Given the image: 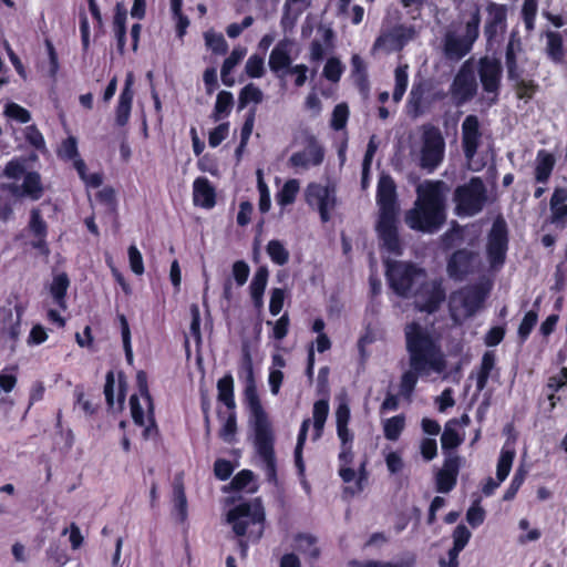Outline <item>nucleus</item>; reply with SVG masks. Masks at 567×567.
Instances as JSON below:
<instances>
[{
	"label": "nucleus",
	"instance_id": "7ed1b4c3",
	"mask_svg": "<svg viewBox=\"0 0 567 567\" xmlns=\"http://www.w3.org/2000/svg\"><path fill=\"white\" fill-rule=\"evenodd\" d=\"M377 205L379 208L375 230L383 247L393 254H401L399 237V213L396 184L391 175L382 174L377 185Z\"/></svg>",
	"mask_w": 567,
	"mask_h": 567
},
{
	"label": "nucleus",
	"instance_id": "69168bd1",
	"mask_svg": "<svg viewBox=\"0 0 567 567\" xmlns=\"http://www.w3.org/2000/svg\"><path fill=\"white\" fill-rule=\"evenodd\" d=\"M255 475L250 470H241L230 481V489L240 492L254 482Z\"/></svg>",
	"mask_w": 567,
	"mask_h": 567
},
{
	"label": "nucleus",
	"instance_id": "f3484780",
	"mask_svg": "<svg viewBox=\"0 0 567 567\" xmlns=\"http://www.w3.org/2000/svg\"><path fill=\"white\" fill-rule=\"evenodd\" d=\"M488 295V288L483 284H474L455 291L452 299H458L468 317L474 316L483 306Z\"/></svg>",
	"mask_w": 567,
	"mask_h": 567
},
{
	"label": "nucleus",
	"instance_id": "6e6d98bb",
	"mask_svg": "<svg viewBox=\"0 0 567 567\" xmlns=\"http://www.w3.org/2000/svg\"><path fill=\"white\" fill-rule=\"evenodd\" d=\"M206 45L218 55H224L228 52V43L221 33L207 31L204 33Z\"/></svg>",
	"mask_w": 567,
	"mask_h": 567
},
{
	"label": "nucleus",
	"instance_id": "680f3d73",
	"mask_svg": "<svg viewBox=\"0 0 567 567\" xmlns=\"http://www.w3.org/2000/svg\"><path fill=\"white\" fill-rule=\"evenodd\" d=\"M349 118V107L346 103L337 104L332 111L330 126L334 131H341L346 127Z\"/></svg>",
	"mask_w": 567,
	"mask_h": 567
},
{
	"label": "nucleus",
	"instance_id": "473e14b6",
	"mask_svg": "<svg viewBox=\"0 0 567 567\" xmlns=\"http://www.w3.org/2000/svg\"><path fill=\"white\" fill-rule=\"evenodd\" d=\"M513 83V87L518 100L529 102L539 91V84L533 79H524L522 71L517 72V78L508 79Z\"/></svg>",
	"mask_w": 567,
	"mask_h": 567
},
{
	"label": "nucleus",
	"instance_id": "9d476101",
	"mask_svg": "<svg viewBox=\"0 0 567 567\" xmlns=\"http://www.w3.org/2000/svg\"><path fill=\"white\" fill-rule=\"evenodd\" d=\"M422 140L420 166L432 173L444 159L445 141L441 131L433 125L425 127Z\"/></svg>",
	"mask_w": 567,
	"mask_h": 567
},
{
	"label": "nucleus",
	"instance_id": "39448f33",
	"mask_svg": "<svg viewBox=\"0 0 567 567\" xmlns=\"http://www.w3.org/2000/svg\"><path fill=\"white\" fill-rule=\"evenodd\" d=\"M385 277L389 287L396 296L408 298L427 277V274L425 269L411 261L390 260L386 262Z\"/></svg>",
	"mask_w": 567,
	"mask_h": 567
},
{
	"label": "nucleus",
	"instance_id": "4d7b16f0",
	"mask_svg": "<svg viewBox=\"0 0 567 567\" xmlns=\"http://www.w3.org/2000/svg\"><path fill=\"white\" fill-rule=\"evenodd\" d=\"M245 72L250 79H260L265 75V59L255 53L251 54L245 64Z\"/></svg>",
	"mask_w": 567,
	"mask_h": 567
},
{
	"label": "nucleus",
	"instance_id": "052dcab7",
	"mask_svg": "<svg viewBox=\"0 0 567 567\" xmlns=\"http://www.w3.org/2000/svg\"><path fill=\"white\" fill-rule=\"evenodd\" d=\"M4 115L22 124L31 121V113L14 102H9L6 104Z\"/></svg>",
	"mask_w": 567,
	"mask_h": 567
},
{
	"label": "nucleus",
	"instance_id": "1a4fd4ad",
	"mask_svg": "<svg viewBox=\"0 0 567 567\" xmlns=\"http://www.w3.org/2000/svg\"><path fill=\"white\" fill-rule=\"evenodd\" d=\"M508 250V227L502 215H498L487 235L486 256L491 268L499 269L504 266Z\"/></svg>",
	"mask_w": 567,
	"mask_h": 567
},
{
	"label": "nucleus",
	"instance_id": "423d86ee",
	"mask_svg": "<svg viewBox=\"0 0 567 567\" xmlns=\"http://www.w3.org/2000/svg\"><path fill=\"white\" fill-rule=\"evenodd\" d=\"M487 189L483 179L473 176L453 192L454 213L458 217H473L481 213L487 203Z\"/></svg>",
	"mask_w": 567,
	"mask_h": 567
},
{
	"label": "nucleus",
	"instance_id": "a18cd8bd",
	"mask_svg": "<svg viewBox=\"0 0 567 567\" xmlns=\"http://www.w3.org/2000/svg\"><path fill=\"white\" fill-rule=\"evenodd\" d=\"M266 251L271 261L278 266H284L289 261V251L278 239L269 240L266 247Z\"/></svg>",
	"mask_w": 567,
	"mask_h": 567
},
{
	"label": "nucleus",
	"instance_id": "f03ea898",
	"mask_svg": "<svg viewBox=\"0 0 567 567\" xmlns=\"http://www.w3.org/2000/svg\"><path fill=\"white\" fill-rule=\"evenodd\" d=\"M449 187L443 181H425L416 187L414 206L406 212V225L416 231L433 234L446 220L445 202Z\"/></svg>",
	"mask_w": 567,
	"mask_h": 567
},
{
	"label": "nucleus",
	"instance_id": "bb28decb",
	"mask_svg": "<svg viewBox=\"0 0 567 567\" xmlns=\"http://www.w3.org/2000/svg\"><path fill=\"white\" fill-rule=\"evenodd\" d=\"M133 97L132 76L130 75L125 81L115 109V124L120 127L125 126L130 121Z\"/></svg>",
	"mask_w": 567,
	"mask_h": 567
},
{
	"label": "nucleus",
	"instance_id": "5fc2aeb1",
	"mask_svg": "<svg viewBox=\"0 0 567 567\" xmlns=\"http://www.w3.org/2000/svg\"><path fill=\"white\" fill-rule=\"evenodd\" d=\"M237 433V415L235 410H229L225 422L223 423L219 430V437L226 443L235 442V436Z\"/></svg>",
	"mask_w": 567,
	"mask_h": 567
},
{
	"label": "nucleus",
	"instance_id": "f257e3e1",
	"mask_svg": "<svg viewBox=\"0 0 567 567\" xmlns=\"http://www.w3.org/2000/svg\"><path fill=\"white\" fill-rule=\"evenodd\" d=\"M405 342L410 370L401 375L400 392L404 398L410 399L419 377L426 375L431 371L441 372L444 361L430 333L417 322L406 326Z\"/></svg>",
	"mask_w": 567,
	"mask_h": 567
},
{
	"label": "nucleus",
	"instance_id": "6e6552de",
	"mask_svg": "<svg viewBox=\"0 0 567 567\" xmlns=\"http://www.w3.org/2000/svg\"><path fill=\"white\" fill-rule=\"evenodd\" d=\"M483 35L487 51L495 50L503 41L507 31L508 7L503 3L488 1L484 9Z\"/></svg>",
	"mask_w": 567,
	"mask_h": 567
},
{
	"label": "nucleus",
	"instance_id": "8fccbe9b",
	"mask_svg": "<svg viewBox=\"0 0 567 567\" xmlns=\"http://www.w3.org/2000/svg\"><path fill=\"white\" fill-rule=\"evenodd\" d=\"M28 228L33 237L48 236V224L43 219L41 210L37 207L32 208L30 212V220Z\"/></svg>",
	"mask_w": 567,
	"mask_h": 567
},
{
	"label": "nucleus",
	"instance_id": "5701e85b",
	"mask_svg": "<svg viewBox=\"0 0 567 567\" xmlns=\"http://www.w3.org/2000/svg\"><path fill=\"white\" fill-rule=\"evenodd\" d=\"M9 190L16 197H29L32 200H39L43 196V185L38 172H27L21 186L9 185Z\"/></svg>",
	"mask_w": 567,
	"mask_h": 567
},
{
	"label": "nucleus",
	"instance_id": "37998d69",
	"mask_svg": "<svg viewBox=\"0 0 567 567\" xmlns=\"http://www.w3.org/2000/svg\"><path fill=\"white\" fill-rule=\"evenodd\" d=\"M299 192V182L297 179L287 181L276 195V200L281 207L289 206L295 203Z\"/></svg>",
	"mask_w": 567,
	"mask_h": 567
},
{
	"label": "nucleus",
	"instance_id": "dca6fc26",
	"mask_svg": "<svg viewBox=\"0 0 567 567\" xmlns=\"http://www.w3.org/2000/svg\"><path fill=\"white\" fill-rule=\"evenodd\" d=\"M324 148L318 138L310 134L305 140V150L295 152L289 157V165L293 168L308 169L310 166H319L324 161Z\"/></svg>",
	"mask_w": 567,
	"mask_h": 567
},
{
	"label": "nucleus",
	"instance_id": "09e8293b",
	"mask_svg": "<svg viewBox=\"0 0 567 567\" xmlns=\"http://www.w3.org/2000/svg\"><path fill=\"white\" fill-rule=\"evenodd\" d=\"M538 313L535 310H529L525 313L517 330V337L520 344H524L529 338L533 329L537 324Z\"/></svg>",
	"mask_w": 567,
	"mask_h": 567
},
{
	"label": "nucleus",
	"instance_id": "4be33fe9",
	"mask_svg": "<svg viewBox=\"0 0 567 567\" xmlns=\"http://www.w3.org/2000/svg\"><path fill=\"white\" fill-rule=\"evenodd\" d=\"M524 52L523 41L518 30L513 29L505 45V66L507 79L517 78V72L522 71L518 65V55Z\"/></svg>",
	"mask_w": 567,
	"mask_h": 567
},
{
	"label": "nucleus",
	"instance_id": "c03bdc74",
	"mask_svg": "<svg viewBox=\"0 0 567 567\" xmlns=\"http://www.w3.org/2000/svg\"><path fill=\"white\" fill-rule=\"evenodd\" d=\"M404 427L405 416L403 414H399L390 419H386L383 424L384 437L389 441H396L399 440Z\"/></svg>",
	"mask_w": 567,
	"mask_h": 567
},
{
	"label": "nucleus",
	"instance_id": "ddd939ff",
	"mask_svg": "<svg viewBox=\"0 0 567 567\" xmlns=\"http://www.w3.org/2000/svg\"><path fill=\"white\" fill-rule=\"evenodd\" d=\"M478 260V252L467 249H456L447 259L446 271L454 281H464L474 274Z\"/></svg>",
	"mask_w": 567,
	"mask_h": 567
},
{
	"label": "nucleus",
	"instance_id": "f8f14e48",
	"mask_svg": "<svg viewBox=\"0 0 567 567\" xmlns=\"http://www.w3.org/2000/svg\"><path fill=\"white\" fill-rule=\"evenodd\" d=\"M477 73L483 91L488 94H494L491 104L496 103L503 75V66L501 60L497 58L488 56L481 58L478 60Z\"/></svg>",
	"mask_w": 567,
	"mask_h": 567
},
{
	"label": "nucleus",
	"instance_id": "603ef678",
	"mask_svg": "<svg viewBox=\"0 0 567 567\" xmlns=\"http://www.w3.org/2000/svg\"><path fill=\"white\" fill-rule=\"evenodd\" d=\"M537 11L538 0H524L520 14L527 32L535 29Z\"/></svg>",
	"mask_w": 567,
	"mask_h": 567
},
{
	"label": "nucleus",
	"instance_id": "9b49d317",
	"mask_svg": "<svg viewBox=\"0 0 567 567\" xmlns=\"http://www.w3.org/2000/svg\"><path fill=\"white\" fill-rule=\"evenodd\" d=\"M420 311L426 313L436 312L445 301L446 292L441 280L423 279L412 293Z\"/></svg>",
	"mask_w": 567,
	"mask_h": 567
},
{
	"label": "nucleus",
	"instance_id": "13d9d810",
	"mask_svg": "<svg viewBox=\"0 0 567 567\" xmlns=\"http://www.w3.org/2000/svg\"><path fill=\"white\" fill-rule=\"evenodd\" d=\"M269 271L267 266H260L255 271V275L249 285V293H265L268 282Z\"/></svg>",
	"mask_w": 567,
	"mask_h": 567
},
{
	"label": "nucleus",
	"instance_id": "2eb2a0df",
	"mask_svg": "<svg viewBox=\"0 0 567 567\" xmlns=\"http://www.w3.org/2000/svg\"><path fill=\"white\" fill-rule=\"evenodd\" d=\"M307 203L317 205L322 223L330 220V212L337 204L336 189L332 186H323L317 183H310L306 192Z\"/></svg>",
	"mask_w": 567,
	"mask_h": 567
},
{
	"label": "nucleus",
	"instance_id": "e433bc0d",
	"mask_svg": "<svg viewBox=\"0 0 567 567\" xmlns=\"http://www.w3.org/2000/svg\"><path fill=\"white\" fill-rule=\"evenodd\" d=\"M70 286V279L65 272L53 277L50 286V293L54 303L62 310L66 309V292Z\"/></svg>",
	"mask_w": 567,
	"mask_h": 567
},
{
	"label": "nucleus",
	"instance_id": "c9c22d12",
	"mask_svg": "<svg viewBox=\"0 0 567 567\" xmlns=\"http://www.w3.org/2000/svg\"><path fill=\"white\" fill-rule=\"evenodd\" d=\"M126 10L118 3L113 19V30L116 39V49L121 55L124 54L126 45Z\"/></svg>",
	"mask_w": 567,
	"mask_h": 567
},
{
	"label": "nucleus",
	"instance_id": "412c9836",
	"mask_svg": "<svg viewBox=\"0 0 567 567\" xmlns=\"http://www.w3.org/2000/svg\"><path fill=\"white\" fill-rule=\"evenodd\" d=\"M550 215L548 223L556 228L565 229L567 227V186H557L549 199Z\"/></svg>",
	"mask_w": 567,
	"mask_h": 567
},
{
	"label": "nucleus",
	"instance_id": "3c124183",
	"mask_svg": "<svg viewBox=\"0 0 567 567\" xmlns=\"http://www.w3.org/2000/svg\"><path fill=\"white\" fill-rule=\"evenodd\" d=\"M297 547L312 559H318L320 549L316 546L317 539L309 534H298L296 537Z\"/></svg>",
	"mask_w": 567,
	"mask_h": 567
},
{
	"label": "nucleus",
	"instance_id": "58836bf2",
	"mask_svg": "<svg viewBox=\"0 0 567 567\" xmlns=\"http://www.w3.org/2000/svg\"><path fill=\"white\" fill-rule=\"evenodd\" d=\"M16 319H12V310L9 309L7 317L10 323L1 329V337L7 338L12 342H17L21 332V320L24 313V306L20 302L14 305Z\"/></svg>",
	"mask_w": 567,
	"mask_h": 567
},
{
	"label": "nucleus",
	"instance_id": "c756f323",
	"mask_svg": "<svg viewBox=\"0 0 567 567\" xmlns=\"http://www.w3.org/2000/svg\"><path fill=\"white\" fill-rule=\"evenodd\" d=\"M430 91L431 85L424 81L413 83L410 92L409 103L412 106L415 116L423 114L430 107Z\"/></svg>",
	"mask_w": 567,
	"mask_h": 567
},
{
	"label": "nucleus",
	"instance_id": "bf43d9fd",
	"mask_svg": "<svg viewBox=\"0 0 567 567\" xmlns=\"http://www.w3.org/2000/svg\"><path fill=\"white\" fill-rule=\"evenodd\" d=\"M343 70L344 68L338 58H329L323 66L322 75L328 81L337 83L340 81Z\"/></svg>",
	"mask_w": 567,
	"mask_h": 567
},
{
	"label": "nucleus",
	"instance_id": "49530a36",
	"mask_svg": "<svg viewBox=\"0 0 567 567\" xmlns=\"http://www.w3.org/2000/svg\"><path fill=\"white\" fill-rule=\"evenodd\" d=\"M481 21V11L480 8L476 7L474 11L471 13L470 19L465 22V31L464 34L462 35V38L466 40L471 45H473L480 37Z\"/></svg>",
	"mask_w": 567,
	"mask_h": 567
},
{
	"label": "nucleus",
	"instance_id": "2f4dec72",
	"mask_svg": "<svg viewBox=\"0 0 567 567\" xmlns=\"http://www.w3.org/2000/svg\"><path fill=\"white\" fill-rule=\"evenodd\" d=\"M546 37V54L547 58L556 63H563L566 56L563 37L557 31H547Z\"/></svg>",
	"mask_w": 567,
	"mask_h": 567
},
{
	"label": "nucleus",
	"instance_id": "e2e57ef3",
	"mask_svg": "<svg viewBox=\"0 0 567 567\" xmlns=\"http://www.w3.org/2000/svg\"><path fill=\"white\" fill-rule=\"evenodd\" d=\"M463 442V439L458 435L455 429L445 425V429L441 435V446L446 453L447 451L455 450Z\"/></svg>",
	"mask_w": 567,
	"mask_h": 567
},
{
	"label": "nucleus",
	"instance_id": "864d4df0",
	"mask_svg": "<svg viewBox=\"0 0 567 567\" xmlns=\"http://www.w3.org/2000/svg\"><path fill=\"white\" fill-rule=\"evenodd\" d=\"M395 85L393 90V100L400 102L406 91L409 83L408 65H399L394 72Z\"/></svg>",
	"mask_w": 567,
	"mask_h": 567
},
{
	"label": "nucleus",
	"instance_id": "b1692460",
	"mask_svg": "<svg viewBox=\"0 0 567 567\" xmlns=\"http://www.w3.org/2000/svg\"><path fill=\"white\" fill-rule=\"evenodd\" d=\"M193 202L196 206L210 209L216 205V190L208 178L197 177L193 183Z\"/></svg>",
	"mask_w": 567,
	"mask_h": 567
},
{
	"label": "nucleus",
	"instance_id": "0eeeda50",
	"mask_svg": "<svg viewBox=\"0 0 567 567\" xmlns=\"http://www.w3.org/2000/svg\"><path fill=\"white\" fill-rule=\"evenodd\" d=\"M227 522L231 524L236 536L247 534L249 526H258L255 540H258L264 532L265 508L260 498L244 501L235 505L227 513Z\"/></svg>",
	"mask_w": 567,
	"mask_h": 567
},
{
	"label": "nucleus",
	"instance_id": "a878e982",
	"mask_svg": "<svg viewBox=\"0 0 567 567\" xmlns=\"http://www.w3.org/2000/svg\"><path fill=\"white\" fill-rule=\"evenodd\" d=\"M499 369L496 368V354L493 350H487L483 353L481 364L476 372V391L482 392L488 382L489 378H498Z\"/></svg>",
	"mask_w": 567,
	"mask_h": 567
},
{
	"label": "nucleus",
	"instance_id": "a211bd4d",
	"mask_svg": "<svg viewBox=\"0 0 567 567\" xmlns=\"http://www.w3.org/2000/svg\"><path fill=\"white\" fill-rule=\"evenodd\" d=\"M482 132L476 115H467L462 123V148L467 159H473L481 144Z\"/></svg>",
	"mask_w": 567,
	"mask_h": 567
},
{
	"label": "nucleus",
	"instance_id": "c85d7f7f",
	"mask_svg": "<svg viewBox=\"0 0 567 567\" xmlns=\"http://www.w3.org/2000/svg\"><path fill=\"white\" fill-rule=\"evenodd\" d=\"M471 45L462 37H457L454 33H446L443 42L444 55L449 60L458 61L468 54L472 50Z\"/></svg>",
	"mask_w": 567,
	"mask_h": 567
},
{
	"label": "nucleus",
	"instance_id": "338daca9",
	"mask_svg": "<svg viewBox=\"0 0 567 567\" xmlns=\"http://www.w3.org/2000/svg\"><path fill=\"white\" fill-rule=\"evenodd\" d=\"M96 200L103 206H105L107 210L112 213L116 210L117 200L115 196V190L112 187L107 186L99 190L96 193Z\"/></svg>",
	"mask_w": 567,
	"mask_h": 567
},
{
	"label": "nucleus",
	"instance_id": "393cba45",
	"mask_svg": "<svg viewBox=\"0 0 567 567\" xmlns=\"http://www.w3.org/2000/svg\"><path fill=\"white\" fill-rule=\"evenodd\" d=\"M56 155L64 162H72L73 167L78 172L79 176H83L85 169V162L81 158L78 147V140L75 136L70 135L64 138L59 148Z\"/></svg>",
	"mask_w": 567,
	"mask_h": 567
},
{
	"label": "nucleus",
	"instance_id": "0e129e2a",
	"mask_svg": "<svg viewBox=\"0 0 567 567\" xmlns=\"http://www.w3.org/2000/svg\"><path fill=\"white\" fill-rule=\"evenodd\" d=\"M256 114H257L256 106H251L245 114V120H244L243 126L240 128L241 144H248V142H249V138L251 136V133H252V130L255 126Z\"/></svg>",
	"mask_w": 567,
	"mask_h": 567
},
{
	"label": "nucleus",
	"instance_id": "20e7f679",
	"mask_svg": "<svg viewBox=\"0 0 567 567\" xmlns=\"http://www.w3.org/2000/svg\"><path fill=\"white\" fill-rule=\"evenodd\" d=\"M244 401L254 419L255 447L257 454L266 465L268 478L276 480L277 465L274 447L275 437L267 413L265 412L259 399L257 384L245 385Z\"/></svg>",
	"mask_w": 567,
	"mask_h": 567
},
{
	"label": "nucleus",
	"instance_id": "6ab92c4d",
	"mask_svg": "<svg viewBox=\"0 0 567 567\" xmlns=\"http://www.w3.org/2000/svg\"><path fill=\"white\" fill-rule=\"evenodd\" d=\"M461 467V458L457 455H450L444 460L442 468L435 475V488L439 493H450L457 483Z\"/></svg>",
	"mask_w": 567,
	"mask_h": 567
},
{
	"label": "nucleus",
	"instance_id": "4468645a",
	"mask_svg": "<svg viewBox=\"0 0 567 567\" xmlns=\"http://www.w3.org/2000/svg\"><path fill=\"white\" fill-rule=\"evenodd\" d=\"M477 93V82L473 70L462 65L450 86V94L456 106H462L474 99Z\"/></svg>",
	"mask_w": 567,
	"mask_h": 567
},
{
	"label": "nucleus",
	"instance_id": "72a5a7b5",
	"mask_svg": "<svg viewBox=\"0 0 567 567\" xmlns=\"http://www.w3.org/2000/svg\"><path fill=\"white\" fill-rule=\"evenodd\" d=\"M245 48H235L224 60L220 69V78L224 85L231 87L235 85V78L231 75L234 68L244 59Z\"/></svg>",
	"mask_w": 567,
	"mask_h": 567
},
{
	"label": "nucleus",
	"instance_id": "79ce46f5",
	"mask_svg": "<svg viewBox=\"0 0 567 567\" xmlns=\"http://www.w3.org/2000/svg\"><path fill=\"white\" fill-rule=\"evenodd\" d=\"M515 458V450L514 449H507L504 446L501 450V454L497 462L496 467V477L499 482H503L508 476L512 465Z\"/></svg>",
	"mask_w": 567,
	"mask_h": 567
},
{
	"label": "nucleus",
	"instance_id": "7c9ffc66",
	"mask_svg": "<svg viewBox=\"0 0 567 567\" xmlns=\"http://www.w3.org/2000/svg\"><path fill=\"white\" fill-rule=\"evenodd\" d=\"M555 156L546 150H539L536 155L534 177L536 183L546 184L555 167Z\"/></svg>",
	"mask_w": 567,
	"mask_h": 567
},
{
	"label": "nucleus",
	"instance_id": "4c0bfd02",
	"mask_svg": "<svg viewBox=\"0 0 567 567\" xmlns=\"http://www.w3.org/2000/svg\"><path fill=\"white\" fill-rule=\"evenodd\" d=\"M217 399L228 410L236 409L235 393H234V378L230 373H226L217 381Z\"/></svg>",
	"mask_w": 567,
	"mask_h": 567
},
{
	"label": "nucleus",
	"instance_id": "774afa93",
	"mask_svg": "<svg viewBox=\"0 0 567 567\" xmlns=\"http://www.w3.org/2000/svg\"><path fill=\"white\" fill-rule=\"evenodd\" d=\"M229 133V123L224 122L218 124L215 128H213L208 134V144L210 147L215 148L221 144L224 140L228 136Z\"/></svg>",
	"mask_w": 567,
	"mask_h": 567
},
{
	"label": "nucleus",
	"instance_id": "a19ab883",
	"mask_svg": "<svg viewBox=\"0 0 567 567\" xmlns=\"http://www.w3.org/2000/svg\"><path fill=\"white\" fill-rule=\"evenodd\" d=\"M264 100L262 91L254 83H248L239 91L238 111L247 107L248 104H259Z\"/></svg>",
	"mask_w": 567,
	"mask_h": 567
},
{
	"label": "nucleus",
	"instance_id": "ea45409f",
	"mask_svg": "<svg viewBox=\"0 0 567 567\" xmlns=\"http://www.w3.org/2000/svg\"><path fill=\"white\" fill-rule=\"evenodd\" d=\"M234 106V95L229 91H220L216 96L215 106L212 117L215 122L224 120L229 116Z\"/></svg>",
	"mask_w": 567,
	"mask_h": 567
},
{
	"label": "nucleus",
	"instance_id": "aec40b11",
	"mask_svg": "<svg viewBox=\"0 0 567 567\" xmlns=\"http://www.w3.org/2000/svg\"><path fill=\"white\" fill-rule=\"evenodd\" d=\"M289 45L290 43L287 39L280 40L269 54V69L279 80H282L290 71V68L293 66L291 64L292 59L290 56Z\"/></svg>",
	"mask_w": 567,
	"mask_h": 567
},
{
	"label": "nucleus",
	"instance_id": "f704fd0d",
	"mask_svg": "<svg viewBox=\"0 0 567 567\" xmlns=\"http://www.w3.org/2000/svg\"><path fill=\"white\" fill-rule=\"evenodd\" d=\"M174 511L179 523H185L188 516L187 497L182 477H175L173 483Z\"/></svg>",
	"mask_w": 567,
	"mask_h": 567
},
{
	"label": "nucleus",
	"instance_id": "cd10ccee",
	"mask_svg": "<svg viewBox=\"0 0 567 567\" xmlns=\"http://www.w3.org/2000/svg\"><path fill=\"white\" fill-rule=\"evenodd\" d=\"M413 28H405L403 25H399L394 29L392 33H384L380 34L372 47L373 51H379L382 49H385L388 42H391L394 47V49H402L406 42L412 38L413 35Z\"/></svg>",
	"mask_w": 567,
	"mask_h": 567
},
{
	"label": "nucleus",
	"instance_id": "de8ad7c7",
	"mask_svg": "<svg viewBox=\"0 0 567 567\" xmlns=\"http://www.w3.org/2000/svg\"><path fill=\"white\" fill-rule=\"evenodd\" d=\"M239 378L244 380L245 385L256 384L254 363L249 349L245 347L241 353V361L239 368Z\"/></svg>",
	"mask_w": 567,
	"mask_h": 567
}]
</instances>
